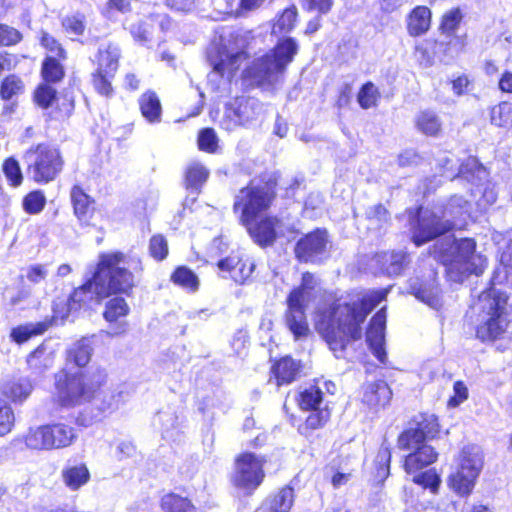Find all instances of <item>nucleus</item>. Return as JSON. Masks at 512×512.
<instances>
[{
	"instance_id": "nucleus-41",
	"label": "nucleus",
	"mask_w": 512,
	"mask_h": 512,
	"mask_svg": "<svg viewBox=\"0 0 512 512\" xmlns=\"http://www.w3.org/2000/svg\"><path fill=\"white\" fill-rule=\"evenodd\" d=\"M171 281L190 292H195L199 287V279L196 274L187 267H178L171 275Z\"/></svg>"
},
{
	"instance_id": "nucleus-37",
	"label": "nucleus",
	"mask_w": 512,
	"mask_h": 512,
	"mask_svg": "<svg viewBox=\"0 0 512 512\" xmlns=\"http://www.w3.org/2000/svg\"><path fill=\"white\" fill-rule=\"evenodd\" d=\"M27 364L36 373H42L52 366L53 354L41 345L28 356Z\"/></svg>"
},
{
	"instance_id": "nucleus-40",
	"label": "nucleus",
	"mask_w": 512,
	"mask_h": 512,
	"mask_svg": "<svg viewBox=\"0 0 512 512\" xmlns=\"http://www.w3.org/2000/svg\"><path fill=\"white\" fill-rule=\"evenodd\" d=\"M294 502V491L290 487L279 490L268 501L270 512H289Z\"/></svg>"
},
{
	"instance_id": "nucleus-42",
	"label": "nucleus",
	"mask_w": 512,
	"mask_h": 512,
	"mask_svg": "<svg viewBox=\"0 0 512 512\" xmlns=\"http://www.w3.org/2000/svg\"><path fill=\"white\" fill-rule=\"evenodd\" d=\"M297 22V9L295 6L286 8L275 20L272 33L287 34L293 30Z\"/></svg>"
},
{
	"instance_id": "nucleus-6",
	"label": "nucleus",
	"mask_w": 512,
	"mask_h": 512,
	"mask_svg": "<svg viewBox=\"0 0 512 512\" xmlns=\"http://www.w3.org/2000/svg\"><path fill=\"white\" fill-rule=\"evenodd\" d=\"M508 296L495 288L483 292L476 306L479 311L476 336L482 341L495 340L506 331L508 321L504 317Z\"/></svg>"
},
{
	"instance_id": "nucleus-10",
	"label": "nucleus",
	"mask_w": 512,
	"mask_h": 512,
	"mask_svg": "<svg viewBox=\"0 0 512 512\" xmlns=\"http://www.w3.org/2000/svg\"><path fill=\"white\" fill-rule=\"evenodd\" d=\"M420 436L415 432H402L398 438V446L409 451L405 457L404 469L408 474H414L433 464L438 453L426 442H420Z\"/></svg>"
},
{
	"instance_id": "nucleus-30",
	"label": "nucleus",
	"mask_w": 512,
	"mask_h": 512,
	"mask_svg": "<svg viewBox=\"0 0 512 512\" xmlns=\"http://www.w3.org/2000/svg\"><path fill=\"white\" fill-rule=\"evenodd\" d=\"M414 423L415 427H411L404 432H415L420 436V442L435 438L439 432L438 420L433 414H421L415 419Z\"/></svg>"
},
{
	"instance_id": "nucleus-64",
	"label": "nucleus",
	"mask_w": 512,
	"mask_h": 512,
	"mask_svg": "<svg viewBox=\"0 0 512 512\" xmlns=\"http://www.w3.org/2000/svg\"><path fill=\"white\" fill-rule=\"evenodd\" d=\"M22 40V34L6 24H0V46L16 45Z\"/></svg>"
},
{
	"instance_id": "nucleus-17",
	"label": "nucleus",
	"mask_w": 512,
	"mask_h": 512,
	"mask_svg": "<svg viewBox=\"0 0 512 512\" xmlns=\"http://www.w3.org/2000/svg\"><path fill=\"white\" fill-rule=\"evenodd\" d=\"M254 241L261 245H271L281 233L280 223L276 218L265 217L244 224Z\"/></svg>"
},
{
	"instance_id": "nucleus-12",
	"label": "nucleus",
	"mask_w": 512,
	"mask_h": 512,
	"mask_svg": "<svg viewBox=\"0 0 512 512\" xmlns=\"http://www.w3.org/2000/svg\"><path fill=\"white\" fill-rule=\"evenodd\" d=\"M328 244L326 230L317 229L299 239L295 255L302 262L319 263L328 255Z\"/></svg>"
},
{
	"instance_id": "nucleus-2",
	"label": "nucleus",
	"mask_w": 512,
	"mask_h": 512,
	"mask_svg": "<svg viewBox=\"0 0 512 512\" xmlns=\"http://www.w3.org/2000/svg\"><path fill=\"white\" fill-rule=\"evenodd\" d=\"M125 256L115 252L100 256L97 271L92 280L75 290V301H85L82 295L99 303L111 292H127L134 286V276L126 268Z\"/></svg>"
},
{
	"instance_id": "nucleus-8",
	"label": "nucleus",
	"mask_w": 512,
	"mask_h": 512,
	"mask_svg": "<svg viewBox=\"0 0 512 512\" xmlns=\"http://www.w3.org/2000/svg\"><path fill=\"white\" fill-rule=\"evenodd\" d=\"M105 380V375H100L97 385H90L82 373L68 374L61 371L56 375V390L58 401L64 406L81 404L91 398L96 387Z\"/></svg>"
},
{
	"instance_id": "nucleus-49",
	"label": "nucleus",
	"mask_w": 512,
	"mask_h": 512,
	"mask_svg": "<svg viewBox=\"0 0 512 512\" xmlns=\"http://www.w3.org/2000/svg\"><path fill=\"white\" fill-rule=\"evenodd\" d=\"M46 205V197L40 190L27 194L22 202L23 209L28 214H39Z\"/></svg>"
},
{
	"instance_id": "nucleus-16",
	"label": "nucleus",
	"mask_w": 512,
	"mask_h": 512,
	"mask_svg": "<svg viewBox=\"0 0 512 512\" xmlns=\"http://www.w3.org/2000/svg\"><path fill=\"white\" fill-rule=\"evenodd\" d=\"M385 326L386 312L385 308H382L373 316L366 334V341L372 353L381 363H385L387 359L384 349Z\"/></svg>"
},
{
	"instance_id": "nucleus-24",
	"label": "nucleus",
	"mask_w": 512,
	"mask_h": 512,
	"mask_svg": "<svg viewBox=\"0 0 512 512\" xmlns=\"http://www.w3.org/2000/svg\"><path fill=\"white\" fill-rule=\"evenodd\" d=\"M51 450H58L70 447L78 439L74 427L64 422H52L47 424Z\"/></svg>"
},
{
	"instance_id": "nucleus-62",
	"label": "nucleus",
	"mask_w": 512,
	"mask_h": 512,
	"mask_svg": "<svg viewBox=\"0 0 512 512\" xmlns=\"http://www.w3.org/2000/svg\"><path fill=\"white\" fill-rule=\"evenodd\" d=\"M198 146L202 151L213 153L217 148V136L213 129L206 128L200 131L198 136Z\"/></svg>"
},
{
	"instance_id": "nucleus-50",
	"label": "nucleus",
	"mask_w": 512,
	"mask_h": 512,
	"mask_svg": "<svg viewBox=\"0 0 512 512\" xmlns=\"http://www.w3.org/2000/svg\"><path fill=\"white\" fill-rule=\"evenodd\" d=\"M500 266L494 273V283H502L508 279V275L512 270V243L509 244L508 250L501 252Z\"/></svg>"
},
{
	"instance_id": "nucleus-15",
	"label": "nucleus",
	"mask_w": 512,
	"mask_h": 512,
	"mask_svg": "<svg viewBox=\"0 0 512 512\" xmlns=\"http://www.w3.org/2000/svg\"><path fill=\"white\" fill-rule=\"evenodd\" d=\"M308 303L309 302L300 300L298 292H290L287 297L285 322L296 339L305 337L309 333V326L305 314Z\"/></svg>"
},
{
	"instance_id": "nucleus-39",
	"label": "nucleus",
	"mask_w": 512,
	"mask_h": 512,
	"mask_svg": "<svg viewBox=\"0 0 512 512\" xmlns=\"http://www.w3.org/2000/svg\"><path fill=\"white\" fill-rule=\"evenodd\" d=\"M491 124L512 130V103L501 102L494 106L490 112Z\"/></svg>"
},
{
	"instance_id": "nucleus-36",
	"label": "nucleus",
	"mask_w": 512,
	"mask_h": 512,
	"mask_svg": "<svg viewBox=\"0 0 512 512\" xmlns=\"http://www.w3.org/2000/svg\"><path fill=\"white\" fill-rule=\"evenodd\" d=\"M161 508L164 512H198L190 499L174 493L162 497Z\"/></svg>"
},
{
	"instance_id": "nucleus-47",
	"label": "nucleus",
	"mask_w": 512,
	"mask_h": 512,
	"mask_svg": "<svg viewBox=\"0 0 512 512\" xmlns=\"http://www.w3.org/2000/svg\"><path fill=\"white\" fill-rule=\"evenodd\" d=\"M24 91L23 81L15 76H7L1 83L0 96L3 100H10Z\"/></svg>"
},
{
	"instance_id": "nucleus-57",
	"label": "nucleus",
	"mask_w": 512,
	"mask_h": 512,
	"mask_svg": "<svg viewBox=\"0 0 512 512\" xmlns=\"http://www.w3.org/2000/svg\"><path fill=\"white\" fill-rule=\"evenodd\" d=\"M114 76L115 75H108L104 74V72L95 71L92 74V83L95 90L103 96H110L113 92L111 80Z\"/></svg>"
},
{
	"instance_id": "nucleus-52",
	"label": "nucleus",
	"mask_w": 512,
	"mask_h": 512,
	"mask_svg": "<svg viewBox=\"0 0 512 512\" xmlns=\"http://www.w3.org/2000/svg\"><path fill=\"white\" fill-rule=\"evenodd\" d=\"M42 76L47 82H57L63 77V69L56 57H46L42 66Z\"/></svg>"
},
{
	"instance_id": "nucleus-14",
	"label": "nucleus",
	"mask_w": 512,
	"mask_h": 512,
	"mask_svg": "<svg viewBox=\"0 0 512 512\" xmlns=\"http://www.w3.org/2000/svg\"><path fill=\"white\" fill-rule=\"evenodd\" d=\"M457 226L456 222H450L449 220L442 222L432 212L420 210L417 226L413 230V241L417 246H420Z\"/></svg>"
},
{
	"instance_id": "nucleus-13",
	"label": "nucleus",
	"mask_w": 512,
	"mask_h": 512,
	"mask_svg": "<svg viewBox=\"0 0 512 512\" xmlns=\"http://www.w3.org/2000/svg\"><path fill=\"white\" fill-rule=\"evenodd\" d=\"M262 112L263 106L257 99L239 97L227 106L224 124L227 129H231L258 119Z\"/></svg>"
},
{
	"instance_id": "nucleus-3",
	"label": "nucleus",
	"mask_w": 512,
	"mask_h": 512,
	"mask_svg": "<svg viewBox=\"0 0 512 512\" xmlns=\"http://www.w3.org/2000/svg\"><path fill=\"white\" fill-rule=\"evenodd\" d=\"M434 257L446 266L449 277L456 282H461L468 274L479 275L486 267V258L476 252V242L471 238H445L436 247Z\"/></svg>"
},
{
	"instance_id": "nucleus-11",
	"label": "nucleus",
	"mask_w": 512,
	"mask_h": 512,
	"mask_svg": "<svg viewBox=\"0 0 512 512\" xmlns=\"http://www.w3.org/2000/svg\"><path fill=\"white\" fill-rule=\"evenodd\" d=\"M272 194L268 186H254L253 184L240 190L234 202V210L241 212L242 224L258 219L259 215L268 209Z\"/></svg>"
},
{
	"instance_id": "nucleus-4",
	"label": "nucleus",
	"mask_w": 512,
	"mask_h": 512,
	"mask_svg": "<svg viewBox=\"0 0 512 512\" xmlns=\"http://www.w3.org/2000/svg\"><path fill=\"white\" fill-rule=\"evenodd\" d=\"M247 40L239 32L229 31L222 34L208 50V60L213 67L209 82L220 78L230 80L247 59Z\"/></svg>"
},
{
	"instance_id": "nucleus-32",
	"label": "nucleus",
	"mask_w": 512,
	"mask_h": 512,
	"mask_svg": "<svg viewBox=\"0 0 512 512\" xmlns=\"http://www.w3.org/2000/svg\"><path fill=\"white\" fill-rule=\"evenodd\" d=\"M96 336L84 337L77 341L68 352V360L78 367L86 366L93 353V344Z\"/></svg>"
},
{
	"instance_id": "nucleus-26",
	"label": "nucleus",
	"mask_w": 512,
	"mask_h": 512,
	"mask_svg": "<svg viewBox=\"0 0 512 512\" xmlns=\"http://www.w3.org/2000/svg\"><path fill=\"white\" fill-rule=\"evenodd\" d=\"M61 480L70 491H78L90 480V472L84 463L67 465L61 471Z\"/></svg>"
},
{
	"instance_id": "nucleus-46",
	"label": "nucleus",
	"mask_w": 512,
	"mask_h": 512,
	"mask_svg": "<svg viewBox=\"0 0 512 512\" xmlns=\"http://www.w3.org/2000/svg\"><path fill=\"white\" fill-rule=\"evenodd\" d=\"M413 482L422 486L425 489H429L431 493L437 494L441 485V478L434 469H429L422 473L413 474Z\"/></svg>"
},
{
	"instance_id": "nucleus-29",
	"label": "nucleus",
	"mask_w": 512,
	"mask_h": 512,
	"mask_svg": "<svg viewBox=\"0 0 512 512\" xmlns=\"http://www.w3.org/2000/svg\"><path fill=\"white\" fill-rule=\"evenodd\" d=\"M33 390L31 382L26 378H14L4 383L3 395L13 403H22Z\"/></svg>"
},
{
	"instance_id": "nucleus-5",
	"label": "nucleus",
	"mask_w": 512,
	"mask_h": 512,
	"mask_svg": "<svg viewBox=\"0 0 512 512\" xmlns=\"http://www.w3.org/2000/svg\"><path fill=\"white\" fill-rule=\"evenodd\" d=\"M297 51L298 44L293 38L282 39L273 50L257 58L244 71V77L258 85L274 84L280 80Z\"/></svg>"
},
{
	"instance_id": "nucleus-44",
	"label": "nucleus",
	"mask_w": 512,
	"mask_h": 512,
	"mask_svg": "<svg viewBox=\"0 0 512 512\" xmlns=\"http://www.w3.org/2000/svg\"><path fill=\"white\" fill-rule=\"evenodd\" d=\"M416 126L422 133L435 136L441 130L439 117L431 111H423L416 118Z\"/></svg>"
},
{
	"instance_id": "nucleus-35",
	"label": "nucleus",
	"mask_w": 512,
	"mask_h": 512,
	"mask_svg": "<svg viewBox=\"0 0 512 512\" xmlns=\"http://www.w3.org/2000/svg\"><path fill=\"white\" fill-rule=\"evenodd\" d=\"M406 255L403 252H385L377 255L374 261L388 275H399L404 267Z\"/></svg>"
},
{
	"instance_id": "nucleus-19",
	"label": "nucleus",
	"mask_w": 512,
	"mask_h": 512,
	"mask_svg": "<svg viewBox=\"0 0 512 512\" xmlns=\"http://www.w3.org/2000/svg\"><path fill=\"white\" fill-rule=\"evenodd\" d=\"M217 265L222 273H227L231 279L240 284L244 283L251 276L255 268L254 263L250 259H243L237 254H232L220 260Z\"/></svg>"
},
{
	"instance_id": "nucleus-28",
	"label": "nucleus",
	"mask_w": 512,
	"mask_h": 512,
	"mask_svg": "<svg viewBox=\"0 0 512 512\" xmlns=\"http://www.w3.org/2000/svg\"><path fill=\"white\" fill-rule=\"evenodd\" d=\"M27 449L34 451H51L47 424L31 427L23 436Z\"/></svg>"
},
{
	"instance_id": "nucleus-56",
	"label": "nucleus",
	"mask_w": 512,
	"mask_h": 512,
	"mask_svg": "<svg viewBox=\"0 0 512 512\" xmlns=\"http://www.w3.org/2000/svg\"><path fill=\"white\" fill-rule=\"evenodd\" d=\"M3 172L14 187L20 186L23 181L20 165L14 158H8L3 164Z\"/></svg>"
},
{
	"instance_id": "nucleus-21",
	"label": "nucleus",
	"mask_w": 512,
	"mask_h": 512,
	"mask_svg": "<svg viewBox=\"0 0 512 512\" xmlns=\"http://www.w3.org/2000/svg\"><path fill=\"white\" fill-rule=\"evenodd\" d=\"M121 58L120 48L113 43H103L99 46L95 55V71L104 72V74L115 75Z\"/></svg>"
},
{
	"instance_id": "nucleus-61",
	"label": "nucleus",
	"mask_w": 512,
	"mask_h": 512,
	"mask_svg": "<svg viewBox=\"0 0 512 512\" xmlns=\"http://www.w3.org/2000/svg\"><path fill=\"white\" fill-rule=\"evenodd\" d=\"M149 251L154 259L158 261L165 259L168 254V244L164 236L154 235L150 239Z\"/></svg>"
},
{
	"instance_id": "nucleus-33",
	"label": "nucleus",
	"mask_w": 512,
	"mask_h": 512,
	"mask_svg": "<svg viewBox=\"0 0 512 512\" xmlns=\"http://www.w3.org/2000/svg\"><path fill=\"white\" fill-rule=\"evenodd\" d=\"M139 106L142 116L150 123L160 121L162 108L161 103L153 91H147L139 98Z\"/></svg>"
},
{
	"instance_id": "nucleus-55",
	"label": "nucleus",
	"mask_w": 512,
	"mask_h": 512,
	"mask_svg": "<svg viewBox=\"0 0 512 512\" xmlns=\"http://www.w3.org/2000/svg\"><path fill=\"white\" fill-rule=\"evenodd\" d=\"M461 20V10L459 8H453L443 15L440 30L445 34H452L459 26Z\"/></svg>"
},
{
	"instance_id": "nucleus-48",
	"label": "nucleus",
	"mask_w": 512,
	"mask_h": 512,
	"mask_svg": "<svg viewBox=\"0 0 512 512\" xmlns=\"http://www.w3.org/2000/svg\"><path fill=\"white\" fill-rule=\"evenodd\" d=\"M209 171L200 163L193 162L189 164L186 171V182L189 187L198 188L208 178Z\"/></svg>"
},
{
	"instance_id": "nucleus-25",
	"label": "nucleus",
	"mask_w": 512,
	"mask_h": 512,
	"mask_svg": "<svg viewBox=\"0 0 512 512\" xmlns=\"http://www.w3.org/2000/svg\"><path fill=\"white\" fill-rule=\"evenodd\" d=\"M455 465L480 475L484 467L483 450L475 444L464 446L455 459Z\"/></svg>"
},
{
	"instance_id": "nucleus-38",
	"label": "nucleus",
	"mask_w": 512,
	"mask_h": 512,
	"mask_svg": "<svg viewBox=\"0 0 512 512\" xmlns=\"http://www.w3.org/2000/svg\"><path fill=\"white\" fill-rule=\"evenodd\" d=\"M411 293L428 306L437 309L440 306L439 290L434 284L418 285L413 282L410 285Z\"/></svg>"
},
{
	"instance_id": "nucleus-53",
	"label": "nucleus",
	"mask_w": 512,
	"mask_h": 512,
	"mask_svg": "<svg viewBox=\"0 0 512 512\" xmlns=\"http://www.w3.org/2000/svg\"><path fill=\"white\" fill-rule=\"evenodd\" d=\"M378 98V90L371 82L364 84L358 93V103L363 109L375 106Z\"/></svg>"
},
{
	"instance_id": "nucleus-54",
	"label": "nucleus",
	"mask_w": 512,
	"mask_h": 512,
	"mask_svg": "<svg viewBox=\"0 0 512 512\" xmlns=\"http://www.w3.org/2000/svg\"><path fill=\"white\" fill-rule=\"evenodd\" d=\"M321 400V391L316 387H311L300 394L299 405L304 410H316Z\"/></svg>"
},
{
	"instance_id": "nucleus-51",
	"label": "nucleus",
	"mask_w": 512,
	"mask_h": 512,
	"mask_svg": "<svg viewBox=\"0 0 512 512\" xmlns=\"http://www.w3.org/2000/svg\"><path fill=\"white\" fill-rule=\"evenodd\" d=\"M62 25L68 34L73 36H80L85 31V16L81 13L69 15L63 19Z\"/></svg>"
},
{
	"instance_id": "nucleus-27",
	"label": "nucleus",
	"mask_w": 512,
	"mask_h": 512,
	"mask_svg": "<svg viewBox=\"0 0 512 512\" xmlns=\"http://www.w3.org/2000/svg\"><path fill=\"white\" fill-rule=\"evenodd\" d=\"M74 296H75V291L69 298L58 297L53 302V308H52L53 309V319L55 321H57V320L63 321L64 319H66L69 316V314L72 311H76L82 307H92L93 304H97L95 302V300L89 299L88 293L86 295H82V298L85 301H75Z\"/></svg>"
},
{
	"instance_id": "nucleus-43",
	"label": "nucleus",
	"mask_w": 512,
	"mask_h": 512,
	"mask_svg": "<svg viewBox=\"0 0 512 512\" xmlns=\"http://www.w3.org/2000/svg\"><path fill=\"white\" fill-rule=\"evenodd\" d=\"M46 323L25 324L11 330L10 337L18 344L28 341L32 336L40 335L47 329Z\"/></svg>"
},
{
	"instance_id": "nucleus-9",
	"label": "nucleus",
	"mask_w": 512,
	"mask_h": 512,
	"mask_svg": "<svg viewBox=\"0 0 512 512\" xmlns=\"http://www.w3.org/2000/svg\"><path fill=\"white\" fill-rule=\"evenodd\" d=\"M24 158L28 163V171L37 183L52 181L62 169V159L57 149L39 145L28 150Z\"/></svg>"
},
{
	"instance_id": "nucleus-7",
	"label": "nucleus",
	"mask_w": 512,
	"mask_h": 512,
	"mask_svg": "<svg viewBox=\"0 0 512 512\" xmlns=\"http://www.w3.org/2000/svg\"><path fill=\"white\" fill-rule=\"evenodd\" d=\"M265 459L254 453H243L235 459L232 485L244 495H251L263 482Z\"/></svg>"
},
{
	"instance_id": "nucleus-45",
	"label": "nucleus",
	"mask_w": 512,
	"mask_h": 512,
	"mask_svg": "<svg viewBox=\"0 0 512 512\" xmlns=\"http://www.w3.org/2000/svg\"><path fill=\"white\" fill-rule=\"evenodd\" d=\"M458 175L469 181H474L475 179L482 180L486 177V171L476 158L469 157L461 164Z\"/></svg>"
},
{
	"instance_id": "nucleus-18",
	"label": "nucleus",
	"mask_w": 512,
	"mask_h": 512,
	"mask_svg": "<svg viewBox=\"0 0 512 512\" xmlns=\"http://www.w3.org/2000/svg\"><path fill=\"white\" fill-rule=\"evenodd\" d=\"M479 474L470 470L454 465L452 471L447 477L448 488L461 498L469 497L477 484Z\"/></svg>"
},
{
	"instance_id": "nucleus-31",
	"label": "nucleus",
	"mask_w": 512,
	"mask_h": 512,
	"mask_svg": "<svg viewBox=\"0 0 512 512\" xmlns=\"http://www.w3.org/2000/svg\"><path fill=\"white\" fill-rule=\"evenodd\" d=\"M71 200L74 207V213L77 218L81 222L87 223L94 211L93 200L79 186H74L72 188Z\"/></svg>"
},
{
	"instance_id": "nucleus-60",
	"label": "nucleus",
	"mask_w": 512,
	"mask_h": 512,
	"mask_svg": "<svg viewBox=\"0 0 512 512\" xmlns=\"http://www.w3.org/2000/svg\"><path fill=\"white\" fill-rule=\"evenodd\" d=\"M14 420L12 408L6 402L0 400V437L11 431Z\"/></svg>"
},
{
	"instance_id": "nucleus-58",
	"label": "nucleus",
	"mask_w": 512,
	"mask_h": 512,
	"mask_svg": "<svg viewBox=\"0 0 512 512\" xmlns=\"http://www.w3.org/2000/svg\"><path fill=\"white\" fill-rule=\"evenodd\" d=\"M317 285V281L313 274L311 273H304L302 275V282L301 285L295 289H293L291 292H298L300 296V300L309 302L312 298L313 291Z\"/></svg>"
},
{
	"instance_id": "nucleus-20",
	"label": "nucleus",
	"mask_w": 512,
	"mask_h": 512,
	"mask_svg": "<svg viewBox=\"0 0 512 512\" xmlns=\"http://www.w3.org/2000/svg\"><path fill=\"white\" fill-rule=\"evenodd\" d=\"M128 313L129 307L123 298L115 297L110 299L106 304L104 318L110 323L117 322V324L111 326L105 333L110 336H120L126 333L128 330V323L126 321H119V319L127 316Z\"/></svg>"
},
{
	"instance_id": "nucleus-22",
	"label": "nucleus",
	"mask_w": 512,
	"mask_h": 512,
	"mask_svg": "<svg viewBox=\"0 0 512 512\" xmlns=\"http://www.w3.org/2000/svg\"><path fill=\"white\" fill-rule=\"evenodd\" d=\"M392 392L386 382L379 380L363 387L362 402L371 409L385 407L391 400Z\"/></svg>"
},
{
	"instance_id": "nucleus-1",
	"label": "nucleus",
	"mask_w": 512,
	"mask_h": 512,
	"mask_svg": "<svg viewBox=\"0 0 512 512\" xmlns=\"http://www.w3.org/2000/svg\"><path fill=\"white\" fill-rule=\"evenodd\" d=\"M388 289L358 292L348 300H338L318 308L315 327L337 358L343 357L346 347L361 338L360 325L367 314L381 301Z\"/></svg>"
},
{
	"instance_id": "nucleus-23",
	"label": "nucleus",
	"mask_w": 512,
	"mask_h": 512,
	"mask_svg": "<svg viewBox=\"0 0 512 512\" xmlns=\"http://www.w3.org/2000/svg\"><path fill=\"white\" fill-rule=\"evenodd\" d=\"M432 12L427 6L419 5L413 8L406 18L407 33L411 37L426 34L431 27Z\"/></svg>"
},
{
	"instance_id": "nucleus-63",
	"label": "nucleus",
	"mask_w": 512,
	"mask_h": 512,
	"mask_svg": "<svg viewBox=\"0 0 512 512\" xmlns=\"http://www.w3.org/2000/svg\"><path fill=\"white\" fill-rule=\"evenodd\" d=\"M56 91L47 84H41L34 93L36 103L42 108H48L55 100Z\"/></svg>"
},
{
	"instance_id": "nucleus-34",
	"label": "nucleus",
	"mask_w": 512,
	"mask_h": 512,
	"mask_svg": "<svg viewBox=\"0 0 512 512\" xmlns=\"http://www.w3.org/2000/svg\"><path fill=\"white\" fill-rule=\"evenodd\" d=\"M278 385L289 384L299 373V364L290 357H283L272 367Z\"/></svg>"
},
{
	"instance_id": "nucleus-59",
	"label": "nucleus",
	"mask_w": 512,
	"mask_h": 512,
	"mask_svg": "<svg viewBox=\"0 0 512 512\" xmlns=\"http://www.w3.org/2000/svg\"><path fill=\"white\" fill-rule=\"evenodd\" d=\"M469 211V204L460 196H454L450 199L446 214L452 216L454 219L463 218Z\"/></svg>"
}]
</instances>
